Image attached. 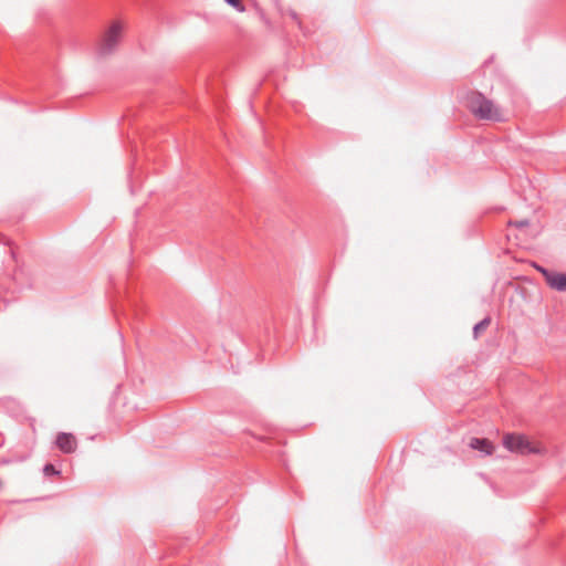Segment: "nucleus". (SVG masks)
<instances>
[{
  "label": "nucleus",
  "instance_id": "1",
  "mask_svg": "<svg viewBox=\"0 0 566 566\" xmlns=\"http://www.w3.org/2000/svg\"><path fill=\"white\" fill-rule=\"evenodd\" d=\"M467 107L478 118L482 120L504 122V115L501 107L496 106L491 99L486 98L479 91H471L467 95Z\"/></svg>",
  "mask_w": 566,
  "mask_h": 566
},
{
  "label": "nucleus",
  "instance_id": "2",
  "mask_svg": "<svg viewBox=\"0 0 566 566\" xmlns=\"http://www.w3.org/2000/svg\"><path fill=\"white\" fill-rule=\"evenodd\" d=\"M503 446L511 452L522 455L538 453L539 450L532 446L528 439L523 434L506 433L503 437Z\"/></svg>",
  "mask_w": 566,
  "mask_h": 566
},
{
  "label": "nucleus",
  "instance_id": "3",
  "mask_svg": "<svg viewBox=\"0 0 566 566\" xmlns=\"http://www.w3.org/2000/svg\"><path fill=\"white\" fill-rule=\"evenodd\" d=\"M122 30H123V27H122L120 22L116 21V22L112 23V25L105 33L104 38L102 39V41L97 48V54L99 56L108 55L115 50V48L119 41Z\"/></svg>",
  "mask_w": 566,
  "mask_h": 566
},
{
  "label": "nucleus",
  "instance_id": "4",
  "mask_svg": "<svg viewBox=\"0 0 566 566\" xmlns=\"http://www.w3.org/2000/svg\"><path fill=\"white\" fill-rule=\"evenodd\" d=\"M55 446L61 452L70 454L75 452L77 441L75 436L72 433L59 432L55 438Z\"/></svg>",
  "mask_w": 566,
  "mask_h": 566
},
{
  "label": "nucleus",
  "instance_id": "5",
  "mask_svg": "<svg viewBox=\"0 0 566 566\" xmlns=\"http://www.w3.org/2000/svg\"><path fill=\"white\" fill-rule=\"evenodd\" d=\"M545 282L553 290L558 292L566 291V273L551 271Z\"/></svg>",
  "mask_w": 566,
  "mask_h": 566
},
{
  "label": "nucleus",
  "instance_id": "6",
  "mask_svg": "<svg viewBox=\"0 0 566 566\" xmlns=\"http://www.w3.org/2000/svg\"><path fill=\"white\" fill-rule=\"evenodd\" d=\"M469 446L485 455H491L494 451L493 443L486 438H472Z\"/></svg>",
  "mask_w": 566,
  "mask_h": 566
},
{
  "label": "nucleus",
  "instance_id": "7",
  "mask_svg": "<svg viewBox=\"0 0 566 566\" xmlns=\"http://www.w3.org/2000/svg\"><path fill=\"white\" fill-rule=\"evenodd\" d=\"M491 324V318L489 316L484 317L482 321L476 323L473 327V337L476 339L480 337L481 333L484 332L489 325Z\"/></svg>",
  "mask_w": 566,
  "mask_h": 566
},
{
  "label": "nucleus",
  "instance_id": "8",
  "mask_svg": "<svg viewBox=\"0 0 566 566\" xmlns=\"http://www.w3.org/2000/svg\"><path fill=\"white\" fill-rule=\"evenodd\" d=\"M43 474L45 476H54V475H60L61 474V471L57 470L55 468L54 464L52 463H46L44 467H43Z\"/></svg>",
  "mask_w": 566,
  "mask_h": 566
},
{
  "label": "nucleus",
  "instance_id": "9",
  "mask_svg": "<svg viewBox=\"0 0 566 566\" xmlns=\"http://www.w3.org/2000/svg\"><path fill=\"white\" fill-rule=\"evenodd\" d=\"M229 6L237 9L239 12H243L245 10L241 0H224Z\"/></svg>",
  "mask_w": 566,
  "mask_h": 566
},
{
  "label": "nucleus",
  "instance_id": "10",
  "mask_svg": "<svg viewBox=\"0 0 566 566\" xmlns=\"http://www.w3.org/2000/svg\"><path fill=\"white\" fill-rule=\"evenodd\" d=\"M287 14L301 28L302 23L298 14L292 9L287 10Z\"/></svg>",
  "mask_w": 566,
  "mask_h": 566
},
{
  "label": "nucleus",
  "instance_id": "11",
  "mask_svg": "<svg viewBox=\"0 0 566 566\" xmlns=\"http://www.w3.org/2000/svg\"><path fill=\"white\" fill-rule=\"evenodd\" d=\"M535 269L544 276V279L546 280V277L548 276V274L551 273L552 270H548L542 265H535Z\"/></svg>",
  "mask_w": 566,
  "mask_h": 566
},
{
  "label": "nucleus",
  "instance_id": "12",
  "mask_svg": "<svg viewBox=\"0 0 566 566\" xmlns=\"http://www.w3.org/2000/svg\"><path fill=\"white\" fill-rule=\"evenodd\" d=\"M515 227L517 228H523V227H526L528 226V221L527 220H521V221H516L513 223Z\"/></svg>",
  "mask_w": 566,
  "mask_h": 566
}]
</instances>
